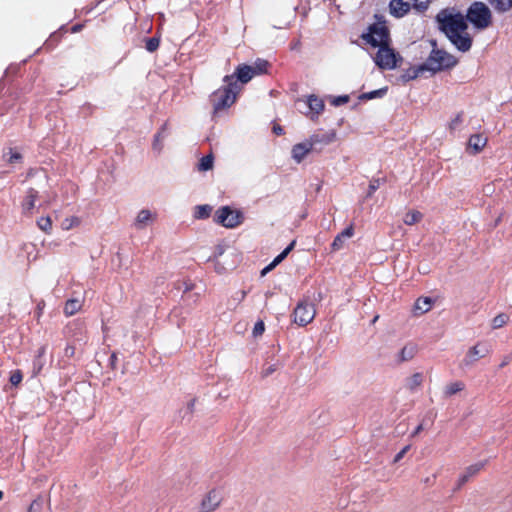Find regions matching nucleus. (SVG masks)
<instances>
[{
	"label": "nucleus",
	"mask_w": 512,
	"mask_h": 512,
	"mask_svg": "<svg viewBox=\"0 0 512 512\" xmlns=\"http://www.w3.org/2000/svg\"><path fill=\"white\" fill-rule=\"evenodd\" d=\"M441 28L458 50L466 52L471 48L472 39L467 32L466 22L461 15L438 16Z\"/></svg>",
	"instance_id": "1"
},
{
	"label": "nucleus",
	"mask_w": 512,
	"mask_h": 512,
	"mask_svg": "<svg viewBox=\"0 0 512 512\" xmlns=\"http://www.w3.org/2000/svg\"><path fill=\"white\" fill-rule=\"evenodd\" d=\"M224 83V87L216 90L211 97L215 112H219L230 107L236 101L237 94L241 89L237 84L234 75L225 76Z\"/></svg>",
	"instance_id": "2"
},
{
	"label": "nucleus",
	"mask_w": 512,
	"mask_h": 512,
	"mask_svg": "<svg viewBox=\"0 0 512 512\" xmlns=\"http://www.w3.org/2000/svg\"><path fill=\"white\" fill-rule=\"evenodd\" d=\"M456 63V58L451 54L443 50L433 48L424 65L427 71L436 73L444 69L452 68Z\"/></svg>",
	"instance_id": "3"
},
{
	"label": "nucleus",
	"mask_w": 512,
	"mask_h": 512,
	"mask_svg": "<svg viewBox=\"0 0 512 512\" xmlns=\"http://www.w3.org/2000/svg\"><path fill=\"white\" fill-rule=\"evenodd\" d=\"M492 14L483 2H474L467 11V20L477 29H486L491 24Z\"/></svg>",
	"instance_id": "4"
},
{
	"label": "nucleus",
	"mask_w": 512,
	"mask_h": 512,
	"mask_svg": "<svg viewBox=\"0 0 512 512\" xmlns=\"http://www.w3.org/2000/svg\"><path fill=\"white\" fill-rule=\"evenodd\" d=\"M373 60L376 66L382 70H394L402 63L403 58L387 44L378 48Z\"/></svg>",
	"instance_id": "5"
},
{
	"label": "nucleus",
	"mask_w": 512,
	"mask_h": 512,
	"mask_svg": "<svg viewBox=\"0 0 512 512\" xmlns=\"http://www.w3.org/2000/svg\"><path fill=\"white\" fill-rule=\"evenodd\" d=\"M362 39L366 44L377 48L385 46L390 42L389 31L384 22L370 25L367 31L362 34Z\"/></svg>",
	"instance_id": "6"
},
{
	"label": "nucleus",
	"mask_w": 512,
	"mask_h": 512,
	"mask_svg": "<svg viewBox=\"0 0 512 512\" xmlns=\"http://www.w3.org/2000/svg\"><path fill=\"white\" fill-rule=\"evenodd\" d=\"M490 353L491 347L487 342H477L467 350L465 356L461 360L460 366L462 368L472 367L480 359L487 357Z\"/></svg>",
	"instance_id": "7"
},
{
	"label": "nucleus",
	"mask_w": 512,
	"mask_h": 512,
	"mask_svg": "<svg viewBox=\"0 0 512 512\" xmlns=\"http://www.w3.org/2000/svg\"><path fill=\"white\" fill-rule=\"evenodd\" d=\"M216 222L225 228H235L243 222V215L240 211L231 209L228 206L221 207L216 211Z\"/></svg>",
	"instance_id": "8"
},
{
	"label": "nucleus",
	"mask_w": 512,
	"mask_h": 512,
	"mask_svg": "<svg viewBox=\"0 0 512 512\" xmlns=\"http://www.w3.org/2000/svg\"><path fill=\"white\" fill-rule=\"evenodd\" d=\"M268 63L264 60H259L253 65H240L235 71L237 80L241 83L249 82L254 76L266 72Z\"/></svg>",
	"instance_id": "9"
},
{
	"label": "nucleus",
	"mask_w": 512,
	"mask_h": 512,
	"mask_svg": "<svg viewBox=\"0 0 512 512\" xmlns=\"http://www.w3.org/2000/svg\"><path fill=\"white\" fill-rule=\"evenodd\" d=\"M316 315L313 303L306 300L298 303L293 312V321L299 326H306L311 323Z\"/></svg>",
	"instance_id": "10"
},
{
	"label": "nucleus",
	"mask_w": 512,
	"mask_h": 512,
	"mask_svg": "<svg viewBox=\"0 0 512 512\" xmlns=\"http://www.w3.org/2000/svg\"><path fill=\"white\" fill-rule=\"evenodd\" d=\"M223 500V492L219 488L209 490L201 499L199 504V512H214L216 511Z\"/></svg>",
	"instance_id": "11"
},
{
	"label": "nucleus",
	"mask_w": 512,
	"mask_h": 512,
	"mask_svg": "<svg viewBox=\"0 0 512 512\" xmlns=\"http://www.w3.org/2000/svg\"><path fill=\"white\" fill-rule=\"evenodd\" d=\"M487 142L488 138L483 133L472 134L467 141L466 150L470 154H478L485 148Z\"/></svg>",
	"instance_id": "12"
},
{
	"label": "nucleus",
	"mask_w": 512,
	"mask_h": 512,
	"mask_svg": "<svg viewBox=\"0 0 512 512\" xmlns=\"http://www.w3.org/2000/svg\"><path fill=\"white\" fill-rule=\"evenodd\" d=\"M304 101L307 103L309 109L308 112H305V115L311 119L317 118L324 110L323 100L316 95H309Z\"/></svg>",
	"instance_id": "13"
},
{
	"label": "nucleus",
	"mask_w": 512,
	"mask_h": 512,
	"mask_svg": "<svg viewBox=\"0 0 512 512\" xmlns=\"http://www.w3.org/2000/svg\"><path fill=\"white\" fill-rule=\"evenodd\" d=\"M313 142L306 140L304 142L295 144L292 147L291 155L296 163L302 162L305 157L312 151Z\"/></svg>",
	"instance_id": "14"
},
{
	"label": "nucleus",
	"mask_w": 512,
	"mask_h": 512,
	"mask_svg": "<svg viewBox=\"0 0 512 512\" xmlns=\"http://www.w3.org/2000/svg\"><path fill=\"white\" fill-rule=\"evenodd\" d=\"M156 218V214L148 209H142L138 212L135 221L134 226L136 229H144L151 225Z\"/></svg>",
	"instance_id": "15"
},
{
	"label": "nucleus",
	"mask_w": 512,
	"mask_h": 512,
	"mask_svg": "<svg viewBox=\"0 0 512 512\" xmlns=\"http://www.w3.org/2000/svg\"><path fill=\"white\" fill-rule=\"evenodd\" d=\"M485 461H480L469 465L459 477V485H462L469 481L470 478L477 475L485 466Z\"/></svg>",
	"instance_id": "16"
},
{
	"label": "nucleus",
	"mask_w": 512,
	"mask_h": 512,
	"mask_svg": "<svg viewBox=\"0 0 512 512\" xmlns=\"http://www.w3.org/2000/svg\"><path fill=\"white\" fill-rule=\"evenodd\" d=\"M354 235V229L352 226L347 227L344 231H342L340 234H338L332 244L331 248L333 251H338L342 249L345 246L346 240L352 238Z\"/></svg>",
	"instance_id": "17"
},
{
	"label": "nucleus",
	"mask_w": 512,
	"mask_h": 512,
	"mask_svg": "<svg viewBox=\"0 0 512 512\" xmlns=\"http://www.w3.org/2000/svg\"><path fill=\"white\" fill-rule=\"evenodd\" d=\"M390 13L395 17H403L410 10V5L402 0H392L389 4Z\"/></svg>",
	"instance_id": "18"
},
{
	"label": "nucleus",
	"mask_w": 512,
	"mask_h": 512,
	"mask_svg": "<svg viewBox=\"0 0 512 512\" xmlns=\"http://www.w3.org/2000/svg\"><path fill=\"white\" fill-rule=\"evenodd\" d=\"M226 252V246L224 244H219L214 248L213 254L210 257V260L214 262L215 269L218 273H222L226 270V267L221 262V257Z\"/></svg>",
	"instance_id": "19"
},
{
	"label": "nucleus",
	"mask_w": 512,
	"mask_h": 512,
	"mask_svg": "<svg viewBox=\"0 0 512 512\" xmlns=\"http://www.w3.org/2000/svg\"><path fill=\"white\" fill-rule=\"evenodd\" d=\"M418 348L413 343H407L402 347V349L397 354L398 362H406L415 357L417 354Z\"/></svg>",
	"instance_id": "20"
},
{
	"label": "nucleus",
	"mask_w": 512,
	"mask_h": 512,
	"mask_svg": "<svg viewBox=\"0 0 512 512\" xmlns=\"http://www.w3.org/2000/svg\"><path fill=\"white\" fill-rule=\"evenodd\" d=\"M427 71L424 63L419 66H412L404 70L400 76V80L404 83L416 79L422 72Z\"/></svg>",
	"instance_id": "21"
},
{
	"label": "nucleus",
	"mask_w": 512,
	"mask_h": 512,
	"mask_svg": "<svg viewBox=\"0 0 512 512\" xmlns=\"http://www.w3.org/2000/svg\"><path fill=\"white\" fill-rule=\"evenodd\" d=\"M434 301L430 297H420L414 304V312L417 315L427 313L432 309Z\"/></svg>",
	"instance_id": "22"
},
{
	"label": "nucleus",
	"mask_w": 512,
	"mask_h": 512,
	"mask_svg": "<svg viewBox=\"0 0 512 512\" xmlns=\"http://www.w3.org/2000/svg\"><path fill=\"white\" fill-rule=\"evenodd\" d=\"M83 302L81 299H69L64 307V312L67 316H72L81 310Z\"/></svg>",
	"instance_id": "23"
},
{
	"label": "nucleus",
	"mask_w": 512,
	"mask_h": 512,
	"mask_svg": "<svg viewBox=\"0 0 512 512\" xmlns=\"http://www.w3.org/2000/svg\"><path fill=\"white\" fill-rule=\"evenodd\" d=\"M387 91H388V88L383 87V88H380L377 90L366 92L359 96V100L368 101V100H372V99L383 98L386 95Z\"/></svg>",
	"instance_id": "24"
},
{
	"label": "nucleus",
	"mask_w": 512,
	"mask_h": 512,
	"mask_svg": "<svg viewBox=\"0 0 512 512\" xmlns=\"http://www.w3.org/2000/svg\"><path fill=\"white\" fill-rule=\"evenodd\" d=\"M36 192L33 190H30L25 197V199L22 202V209L24 213H31L33 208L35 207V201H36Z\"/></svg>",
	"instance_id": "25"
},
{
	"label": "nucleus",
	"mask_w": 512,
	"mask_h": 512,
	"mask_svg": "<svg viewBox=\"0 0 512 512\" xmlns=\"http://www.w3.org/2000/svg\"><path fill=\"white\" fill-rule=\"evenodd\" d=\"M422 218L423 214L420 211L410 210L404 215L403 222L406 225H414L419 223L422 220Z\"/></svg>",
	"instance_id": "26"
},
{
	"label": "nucleus",
	"mask_w": 512,
	"mask_h": 512,
	"mask_svg": "<svg viewBox=\"0 0 512 512\" xmlns=\"http://www.w3.org/2000/svg\"><path fill=\"white\" fill-rule=\"evenodd\" d=\"M81 224V218L78 217V216H68L66 217L65 219H63L62 223H61V228L63 230H71V229H74V228H77L79 227Z\"/></svg>",
	"instance_id": "27"
},
{
	"label": "nucleus",
	"mask_w": 512,
	"mask_h": 512,
	"mask_svg": "<svg viewBox=\"0 0 512 512\" xmlns=\"http://www.w3.org/2000/svg\"><path fill=\"white\" fill-rule=\"evenodd\" d=\"M464 383L461 381H455L447 384L444 388L445 396H452L464 389Z\"/></svg>",
	"instance_id": "28"
},
{
	"label": "nucleus",
	"mask_w": 512,
	"mask_h": 512,
	"mask_svg": "<svg viewBox=\"0 0 512 512\" xmlns=\"http://www.w3.org/2000/svg\"><path fill=\"white\" fill-rule=\"evenodd\" d=\"M489 3L500 12H506L512 9V0H488Z\"/></svg>",
	"instance_id": "29"
},
{
	"label": "nucleus",
	"mask_w": 512,
	"mask_h": 512,
	"mask_svg": "<svg viewBox=\"0 0 512 512\" xmlns=\"http://www.w3.org/2000/svg\"><path fill=\"white\" fill-rule=\"evenodd\" d=\"M165 137L166 135L164 129H162L155 135L153 140V149L156 152L160 153L163 150Z\"/></svg>",
	"instance_id": "30"
},
{
	"label": "nucleus",
	"mask_w": 512,
	"mask_h": 512,
	"mask_svg": "<svg viewBox=\"0 0 512 512\" xmlns=\"http://www.w3.org/2000/svg\"><path fill=\"white\" fill-rule=\"evenodd\" d=\"M37 226L43 232L50 234L52 231V221L49 216H42L37 220Z\"/></svg>",
	"instance_id": "31"
},
{
	"label": "nucleus",
	"mask_w": 512,
	"mask_h": 512,
	"mask_svg": "<svg viewBox=\"0 0 512 512\" xmlns=\"http://www.w3.org/2000/svg\"><path fill=\"white\" fill-rule=\"evenodd\" d=\"M295 243V240H293L277 257H275L272 261V266L280 264L294 248Z\"/></svg>",
	"instance_id": "32"
},
{
	"label": "nucleus",
	"mask_w": 512,
	"mask_h": 512,
	"mask_svg": "<svg viewBox=\"0 0 512 512\" xmlns=\"http://www.w3.org/2000/svg\"><path fill=\"white\" fill-rule=\"evenodd\" d=\"M4 158L5 160L10 163V164H16L18 162L21 161L22 159V156L21 154L17 151V150H14V149H9L5 154H4Z\"/></svg>",
	"instance_id": "33"
},
{
	"label": "nucleus",
	"mask_w": 512,
	"mask_h": 512,
	"mask_svg": "<svg viewBox=\"0 0 512 512\" xmlns=\"http://www.w3.org/2000/svg\"><path fill=\"white\" fill-rule=\"evenodd\" d=\"M212 211L209 205H200L195 208V217L199 219L207 218Z\"/></svg>",
	"instance_id": "34"
},
{
	"label": "nucleus",
	"mask_w": 512,
	"mask_h": 512,
	"mask_svg": "<svg viewBox=\"0 0 512 512\" xmlns=\"http://www.w3.org/2000/svg\"><path fill=\"white\" fill-rule=\"evenodd\" d=\"M201 171H208L213 168V157L211 155H207L201 158L198 166Z\"/></svg>",
	"instance_id": "35"
},
{
	"label": "nucleus",
	"mask_w": 512,
	"mask_h": 512,
	"mask_svg": "<svg viewBox=\"0 0 512 512\" xmlns=\"http://www.w3.org/2000/svg\"><path fill=\"white\" fill-rule=\"evenodd\" d=\"M508 321V316L505 314H499L495 316L491 322V326L493 329H499L503 327Z\"/></svg>",
	"instance_id": "36"
},
{
	"label": "nucleus",
	"mask_w": 512,
	"mask_h": 512,
	"mask_svg": "<svg viewBox=\"0 0 512 512\" xmlns=\"http://www.w3.org/2000/svg\"><path fill=\"white\" fill-rule=\"evenodd\" d=\"M463 123V115L461 113L456 114L449 122L450 130H457Z\"/></svg>",
	"instance_id": "37"
},
{
	"label": "nucleus",
	"mask_w": 512,
	"mask_h": 512,
	"mask_svg": "<svg viewBox=\"0 0 512 512\" xmlns=\"http://www.w3.org/2000/svg\"><path fill=\"white\" fill-rule=\"evenodd\" d=\"M423 380L422 374L415 373L408 379V385L410 388H415L421 385Z\"/></svg>",
	"instance_id": "38"
},
{
	"label": "nucleus",
	"mask_w": 512,
	"mask_h": 512,
	"mask_svg": "<svg viewBox=\"0 0 512 512\" xmlns=\"http://www.w3.org/2000/svg\"><path fill=\"white\" fill-rule=\"evenodd\" d=\"M265 330V325H264V322L263 321H258L256 322V324L254 325V328H253V336L254 337H258V336H261L263 334Z\"/></svg>",
	"instance_id": "39"
},
{
	"label": "nucleus",
	"mask_w": 512,
	"mask_h": 512,
	"mask_svg": "<svg viewBox=\"0 0 512 512\" xmlns=\"http://www.w3.org/2000/svg\"><path fill=\"white\" fill-rule=\"evenodd\" d=\"M159 46V40L155 37L150 38L146 43V49L150 52L155 51Z\"/></svg>",
	"instance_id": "40"
},
{
	"label": "nucleus",
	"mask_w": 512,
	"mask_h": 512,
	"mask_svg": "<svg viewBox=\"0 0 512 512\" xmlns=\"http://www.w3.org/2000/svg\"><path fill=\"white\" fill-rule=\"evenodd\" d=\"M348 101H349V96L343 95V96L334 97L332 99L331 103L334 106H340V105L346 104Z\"/></svg>",
	"instance_id": "41"
},
{
	"label": "nucleus",
	"mask_w": 512,
	"mask_h": 512,
	"mask_svg": "<svg viewBox=\"0 0 512 512\" xmlns=\"http://www.w3.org/2000/svg\"><path fill=\"white\" fill-rule=\"evenodd\" d=\"M22 381V374L20 371H14L10 376V382L12 385H18Z\"/></svg>",
	"instance_id": "42"
},
{
	"label": "nucleus",
	"mask_w": 512,
	"mask_h": 512,
	"mask_svg": "<svg viewBox=\"0 0 512 512\" xmlns=\"http://www.w3.org/2000/svg\"><path fill=\"white\" fill-rule=\"evenodd\" d=\"M414 7L418 10H425L428 7L430 0H413Z\"/></svg>",
	"instance_id": "43"
},
{
	"label": "nucleus",
	"mask_w": 512,
	"mask_h": 512,
	"mask_svg": "<svg viewBox=\"0 0 512 512\" xmlns=\"http://www.w3.org/2000/svg\"><path fill=\"white\" fill-rule=\"evenodd\" d=\"M40 503L38 501H33L28 508L27 512H39L40 511Z\"/></svg>",
	"instance_id": "44"
},
{
	"label": "nucleus",
	"mask_w": 512,
	"mask_h": 512,
	"mask_svg": "<svg viewBox=\"0 0 512 512\" xmlns=\"http://www.w3.org/2000/svg\"><path fill=\"white\" fill-rule=\"evenodd\" d=\"M409 449V446H406L404 447L395 457V462L399 461L404 455L405 453L408 451Z\"/></svg>",
	"instance_id": "45"
},
{
	"label": "nucleus",
	"mask_w": 512,
	"mask_h": 512,
	"mask_svg": "<svg viewBox=\"0 0 512 512\" xmlns=\"http://www.w3.org/2000/svg\"><path fill=\"white\" fill-rule=\"evenodd\" d=\"M275 267H276V266H272V262H271L268 266H266V267L263 269V271H262V275H264V274H266L267 272H269V271L273 270Z\"/></svg>",
	"instance_id": "46"
},
{
	"label": "nucleus",
	"mask_w": 512,
	"mask_h": 512,
	"mask_svg": "<svg viewBox=\"0 0 512 512\" xmlns=\"http://www.w3.org/2000/svg\"><path fill=\"white\" fill-rule=\"evenodd\" d=\"M80 29H81V26H79V25H75V26H73V27H72V32H73V33H76V32H78Z\"/></svg>",
	"instance_id": "47"
},
{
	"label": "nucleus",
	"mask_w": 512,
	"mask_h": 512,
	"mask_svg": "<svg viewBox=\"0 0 512 512\" xmlns=\"http://www.w3.org/2000/svg\"><path fill=\"white\" fill-rule=\"evenodd\" d=\"M235 265H236V261H234V260L227 263L228 268H233V267H235Z\"/></svg>",
	"instance_id": "48"
},
{
	"label": "nucleus",
	"mask_w": 512,
	"mask_h": 512,
	"mask_svg": "<svg viewBox=\"0 0 512 512\" xmlns=\"http://www.w3.org/2000/svg\"><path fill=\"white\" fill-rule=\"evenodd\" d=\"M376 186L375 185H370V195L376 190Z\"/></svg>",
	"instance_id": "49"
},
{
	"label": "nucleus",
	"mask_w": 512,
	"mask_h": 512,
	"mask_svg": "<svg viewBox=\"0 0 512 512\" xmlns=\"http://www.w3.org/2000/svg\"><path fill=\"white\" fill-rule=\"evenodd\" d=\"M245 296H246V292L243 290L240 291V294H239L240 299H244Z\"/></svg>",
	"instance_id": "50"
},
{
	"label": "nucleus",
	"mask_w": 512,
	"mask_h": 512,
	"mask_svg": "<svg viewBox=\"0 0 512 512\" xmlns=\"http://www.w3.org/2000/svg\"><path fill=\"white\" fill-rule=\"evenodd\" d=\"M274 131L277 134H281L282 133V129L280 127L279 128H274Z\"/></svg>",
	"instance_id": "51"
},
{
	"label": "nucleus",
	"mask_w": 512,
	"mask_h": 512,
	"mask_svg": "<svg viewBox=\"0 0 512 512\" xmlns=\"http://www.w3.org/2000/svg\"><path fill=\"white\" fill-rule=\"evenodd\" d=\"M3 498V492L0 490V500Z\"/></svg>",
	"instance_id": "52"
},
{
	"label": "nucleus",
	"mask_w": 512,
	"mask_h": 512,
	"mask_svg": "<svg viewBox=\"0 0 512 512\" xmlns=\"http://www.w3.org/2000/svg\"><path fill=\"white\" fill-rule=\"evenodd\" d=\"M421 429V426H419L417 429H416V433L419 432Z\"/></svg>",
	"instance_id": "53"
}]
</instances>
